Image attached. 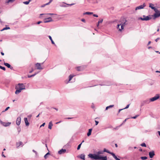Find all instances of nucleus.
<instances>
[{
    "label": "nucleus",
    "instance_id": "f257e3e1",
    "mask_svg": "<svg viewBox=\"0 0 160 160\" xmlns=\"http://www.w3.org/2000/svg\"><path fill=\"white\" fill-rule=\"evenodd\" d=\"M88 156L91 158L97 160H107V159L106 156L101 157L98 155L89 154L88 155Z\"/></svg>",
    "mask_w": 160,
    "mask_h": 160
},
{
    "label": "nucleus",
    "instance_id": "f03ea898",
    "mask_svg": "<svg viewBox=\"0 0 160 160\" xmlns=\"http://www.w3.org/2000/svg\"><path fill=\"white\" fill-rule=\"evenodd\" d=\"M126 21L125 20V21L123 22H122L120 24H118L117 25V29H119V31H121L122 29H123L124 28L126 24Z\"/></svg>",
    "mask_w": 160,
    "mask_h": 160
},
{
    "label": "nucleus",
    "instance_id": "7ed1b4c3",
    "mask_svg": "<svg viewBox=\"0 0 160 160\" xmlns=\"http://www.w3.org/2000/svg\"><path fill=\"white\" fill-rule=\"evenodd\" d=\"M151 16L149 15L148 16H146L145 15H143V18L140 17L138 18V19H140L143 21H148L150 20L152 18L150 17Z\"/></svg>",
    "mask_w": 160,
    "mask_h": 160
},
{
    "label": "nucleus",
    "instance_id": "20e7f679",
    "mask_svg": "<svg viewBox=\"0 0 160 160\" xmlns=\"http://www.w3.org/2000/svg\"><path fill=\"white\" fill-rule=\"evenodd\" d=\"M155 13L153 15V19L155 20L157 18L160 17V12L157 9L156 11H154Z\"/></svg>",
    "mask_w": 160,
    "mask_h": 160
},
{
    "label": "nucleus",
    "instance_id": "39448f33",
    "mask_svg": "<svg viewBox=\"0 0 160 160\" xmlns=\"http://www.w3.org/2000/svg\"><path fill=\"white\" fill-rule=\"evenodd\" d=\"M43 63H37L35 64V65L36 67L37 68V69L38 70H42L43 69L41 66V64H43Z\"/></svg>",
    "mask_w": 160,
    "mask_h": 160
},
{
    "label": "nucleus",
    "instance_id": "423d86ee",
    "mask_svg": "<svg viewBox=\"0 0 160 160\" xmlns=\"http://www.w3.org/2000/svg\"><path fill=\"white\" fill-rule=\"evenodd\" d=\"M16 86H18V88L22 90L25 89V86L23 83H18Z\"/></svg>",
    "mask_w": 160,
    "mask_h": 160
},
{
    "label": "nucleus",
    "instance_id": "0eeeda50",
    "mask_svg": "<svg viewBox=\"0 0 160 160\" xmlns=\"http://www.w3.org/2000/svg\"><path fill=\"white\" fill-rule=\"evenodd\" d=\"M159 98V95L157 94L155 96L152 97V98H150V101L151 102H153L155 100H156L158 99Z\"/></svg>",
    "mask_w": 160,
    "mask_h": 160
},
{
    "label": "nucleus",
    "instance_id": "6e6552de",
    "mask_svg": "<svg viewBox=\"0 0 160 160\" xmlns=\"http://www.w3.org/2000/svg\"><path fill=\"white\" fill-rule=\"evenodd\" d=\"M145 6L146 4L145 3H144L142 5H141L140 6L136 7L135 9V10H137L143 9Z\"/></svg>",
    "mask_w": 160,
    "mask_h": 160
},
{
    "label": "nucleus",
    "instance_id": "1a4fd4ad",
    "mask_svg": "<svg viewBox=\"0 0 160 160\" xmlns=\"http://www.w3.org/2000/svg\"><path fill=\"white\" fill-rule=\"evenodd\" d=\"M52 21V18L51 17H49L47 18H45L44 20V22L45 23H47Z\"/></svg>",
    "mask_w": 160,
    "mask_h": 160
},
{
    "label": "nucleus",
    "instance_id": "9d476101",
    "mask_svg": "<svg viewBox=\"0 0 160 160\" xmlns=\"http://www.w3.org/2000/svg\"><path fill=\"white\" fill-rule=\"evenodd\" d=\"M151 101H150V99L149 100H145L142 103L141 106H142L144 105V104H148Z\"/></svg>",
    "mask_w": 160,
    "mask_h": 160
},
{
    "label": "nucleus",
    "instance_id": "9b49d317",
    "mask_svg": "<svg viewBox=\"0 0 160 160\" xmlns=\"http://www.w3.org/2000/svg\"><path fill=\"white\" fill-rule=\"evenodd\" d=\"M149 155L150 158H152L155 155L154 152L152 151L149 152Z\"/></svg>",
    "mask_w": 160,
    "mask_h": 160
},
{
    "label": "nucleus",
    "instance_id": "f8f14e48",
    "mask_svg": "<svg viewBox=\"0 0 160 160\" xmlns=\"http://www.w3.org/2000/svg\"><path fill=\"white\" fill-rule=\"evenodd\" d=\"M66 151V149H62L58 151V154L61 155L65 153Z\"/></svg>",
    "mask_w": 160,
    "mask_h": 160
},
{
    "label": "nucleus",
    "instance_id": "ddd939ff",
    "mask_svg": "<svg viewBox=\"0 0 160 160\" xmlns=\"http://www.w3.org/2000/svg\"><path fill=\"white\" fill-rule=\"evenodd\" d=\"M154 5L152 3L149 4V7L152 9H153L154 11H156L157 9L154 7Z\"/></svg>",
    "mask_w": 160,
    "mask_h": 160
},
{
    "label": "nucleus",
    "instance_id": "4468645a",
    "mask_svg": "<svg viewBox=\"0 0 160 160\" xmlns=\"http://www.w3.org/2000/svg\"><path fill=\"white\" fill-rule=\"evenodd\" d=\"M21 118L20 117H18L17 119L16 120V124L18 125H19L21 123Z\"/></svg>",
    "mask_w": 160,
    "mask_h": 160
},
{
    "label": "nucleus",
    "instance_id": "2eb2a0df",
    "mask_svg": "<svg viewBox=\"0 0 160 160\" xmlns=\"http://www.w3.org/2000/svg\"><path fill=\"white\" fill-rule=\"evenodd\" d=\"M16 89H17L15 91V93L16 94H18L20 92L22 91L21 90H20V89H19L18 88V86H16Z\"/></svg>",
    "mask_w": 160,
    "mask_h": 160
},
{
    "label": "nucleus",
    "instance_id": "dca6fc26",
    "mask_svg": "<svg viewBox=\"0 0 160 160\" xmlns=\"http://www.w3.org/2000/svg\"><path fill=\"white\" fill-rule=\"evenodd\" d=\"M4 64L6 66H7L8 68H10L11 69H13V67H11L10 65L8 63H6V62H4Z\"/></svg>",
    "mask_w": 160,
    "mask_h": 160
},
{
    "label": "nucleus",
    "instance_id": "f3484780",
    "mask_svg": "<svg viewBox=\"0 0 160 160\" xmlns=\"http://www.w3.org/2000/svg\"><path fill=\"white\" fill-rule=\"evenodd\" d=\"M109 154H111L112 155V156L116 160H120V159L118 158L117 156L115 155V154L114 153H113L110 152L109 153Z\"/></svg>",
    "mask_w": 160,
    "mask_h": 160
},
{
    "label": "nucleus",
    "instance_id": "a211bd4d",
    "mask_svg": "<svg viewBox=\"0 0 160 160\" xmlns=\"http://www.w3.org/2000/svg\"><path fill=\"white\" fill-rule=\"evenodd\" d=\"M24 120L25 122V123L26 126H29V123L28 122V121L27 118H24Z\"/></svg>",
    "mask_w": 160,
    "mask_h": 160
},
{
    "label": "nucleus",
    "instance_id": "6ab92c4d",
    "mask_svg": "<svg viewBox=\"0 0 160 160\" xmlns=\"http://www.w3.org/2000/svg\"><path fill=\"white\" fill-rule=\"evenodd\" d=\"M16 145L17 148H18L21 145L22 146V142H19L16 143Z\"/></svg>",
    "mask_w": 160,
    "mask_h": 160
},
{
    "label": "nucleus",
    "instance_id": "aec40b11",
    "mask_svg": "<svg viewBox=\"0 0 160 160\" xmlns=\"http://www.w3.org/2000/svg\"><path fill=\"white\" fill-rule=\"evenodd\" d=\"M53 126V124L52 123V121L50 122L49 123L48 128L49 129H51L52 128V126Z\"/></svg>",
    "mask_w": 160,
    "mask_h": 160
},
{
    "label": "nucleus",
    "instance_id": "412c9836",
    "mask_svg": "<svg viewBox=\"0 0 160 160\" xmlns=\"http://www.w3.org/2000/svg\"><path fill=\"white\" fill-rule=\"evenodd\" d=\"M92 130V128L89 129L88 130V132L87 134V135L88 136H89L91 135Z\"/></svg>",
    "mask_w": 160,
    "mask_h": 160
},
{
    "label": "nucleus",
    "instance_id": "4be33fe9",
    "mask_svg": "<svg viewBox=\"0 0 160 160\" xmlns=\"http://www.w3.org/2000/svg\"><path fill=\"white\" fill-rule=\"evenodd\" d=\"M48 38H49L50 40L51 41L52 44H54V45H55V43L54 42V41H53L51 37L50 36H49Z\"/></svg>",
    "mask_w": 160,
    "mask_h": 160
},
{
    "label": "nucleus",
    "instance_id": "5701e85b",
    "mask_svg": "<svg viewBox=\"0 0 160 160\" xmlns=\"http://www.w3.org/2000/svg\"><path fill=\"white\" fill-rule=\"evenodd\" d=\"M80 158L83 159V160H85V155L84 154H81L80 156Z\"/></svg>",
    "mask_w": 160,
    "mask_h": 160
},
{
    "label": "nucleus",
    "instance_id": "b1692460",
    "mask_svg": "<svg viewBox=\"0 0 160 160\" xmlns=\"http://www.w3.org/2000/svg\"><path fill=\"white\" fill-rule=\"evenodd\" d=\"M114 107V105H110L106 107L105 110H107L108 109Z\"/></svg>",
    "mask_w": 160,
    "mask_h": 160
},
{
    "label": "nucleus",
    "instance_id": "393cba45",
    "mask_svg": "<svg viewBox=\"0 0 160 160\" xmlns=\"http://www.w3.org/2000/svg\"><path fill=\"white\" fill-rule=\"evenodd\" d=\"M31 1V0H29L28 1L23 2V3L25 4L28 5Z\"/></svg>",
    "mask_w": 160,
    "mask_h": 160
},
{
    "label": "nucleus",
    "instance_id": "a878e982",
    "mask_svg": "<svg viewBox=\"0 0 160 160\" xmlns=\"http://www.w3.org/2000/svg\"><path fill=\"white\" fill-rule=\"evenodd\" d=\"M74 76V75H70L69 76V80L68 82H69L70 81H71L73 77Z\"/></svg>",
    "mask_w": 160,
    "mask_h": 160
},
{
    "label": "nucleus",
    "instance_id": "bb28decb",
    "mask_svg": "<svg viewBox=\"0 0 160 160\" xmlns=\"http://www.w3.org/2000/svg\"><path fill=\"white\" fill-rule=\"evenodd\" d=\"M93 14V12H86L85 13H83L84 15L85 14H88V15H91Z\"/></svg>",
    "mask_w": 160,
    "mask_h": 160
},
{
    "label": "nucleus",
    "instance_id": "cd10ccee",
    "mask_svg": "<svg viewBox=\"0 0 160 160\" xmlns=\"http://www.w3.org/2000/svg\"><path fill=\"white\" fill-rule=\"evenodd\" d=\"M38 73V72H36V73H35L34 74H32V75H28V78H31L32 77H34Z\"/></svg>",
    "mask_w": 160,
    "mask_h": 160
},
{
    "label": "nucleus",
    "instance_id": "c85d7f7f",
    "mask_svg": "<svg viewBox=\"0 0 160 160\" xmlns=\"http://www.w3.org/2000/svg\"><path fill=\"white\" fill-rule=\"evenodd\" d=\"M50 154V153L49 152H48L44 156V158L45 159H46L48 157V155Z\"/></svg>",
    "mask_w": 160,
    "mask_h": 160
},
{
    "label": "nucleus",
    "instance_id": "c756f323",
    "mask_svg": "<svg viewBox=\"0 0 160 160\" xmlns=\"http://www.w3.org/2000/svg\"><path fill=\"white\" fill-rule=\"evenodd\" d=\"M97 153L98 155L99 154H103V151H99Z\"/></svg>",
    "mask_w": 160,
    "mask_h": 160
},
{
    "label": "nucleus",
    "instance_id": "7c9ffc66",
    "mask_svg": "<svg viewBox=\"0 0 160 160\" xmlns=\"http://www.w3.org/2000/svg\"><path fill=\"white\" fill-rule=\"evenodd\" d=\"M10 29V28L9 27H5V28H4L2 30H1V31H3V30H7V29Z\"/></svg>",
    "mask_w": 160,
    "mask_h": 160
},
{
    "label": "nucleus",
    "instance_id": "2f4dec72",
    "mask_svg": "<svg viewBox=\"0 0 160 160\" xmlns=\"http://www.w3.org/2000/svg\"><path fill=\"white\" fill-rule=\"evenodd\" d=\"M103 151V152H107V153H110V152L108 150H107L106 148H104V149Z\"/></svg>",
    "mask_w": 160,
    "mask_h": 160
},
{
    "label": "nucleus",
    "instance_id": "473e14b6",
    "mask_svg": "<svg viewBox=\"0 0 160 160\" xmlns=\"http://www.w3.org/2000/svg\"><path fill=\"white\" fill-rule=\"evenodd\" d=\"M76 69L78 71H80L82 70L81 69V67H78L76 68Z\"/></svg>",
    "mask_w": 160,
    "mask_h": 160
},
{
    "label": "nucleus",
    "instance_id": "72a5a7b5",
    "mask_svg": "<svg viewBox=\"0 0 160 160\" xmlns=\"http://www.w3.org/2000/svg\"><path fill=\"white\" fill-rule=\"evenodd\" d=\"M11 124V122H6L5 125V127H7L9 126Z\"/></svg>",
    "mask_w": 160,
    "mask_h": 160
},
{
    "label": "nucleus",
    "instance_id": "f704fd0d",
    "mask_svg": "<svg viewBox=\"0 0 160 160\" xmlns=\"http://www.w3.org/2000/svg\"><path fill=\"white\" fill-rule=\"evenodd\" d=\"M0 123L3 126H5V125L6 124V122H2L0 119Z\"/></svg>",
    "mask_w": 160,
    "mask_h": 160
},
{
    "label": "nucleus",
    "instance_id": "c9c22d12",
    "mask_svg": "<svg viewBox=\"0 0 160 160\" xmlns=\"http://www.w3.org/2000/svg\"><path fill=\"white\" fill-rule=\"evenodd\" d=\"M147 157H141V158L143 160H145L147 159Z\"/></svg>",
    "mask_w": 160,
    "mask_h": 160
},
{
    "label": "nucleus",
    "instance_id": "e433bc0d",
    "mask_svg": "<svg viewBox=\"0 0 160 160\" xmlns=\"http://www.w3.org/2000/svg\"><path fill=\"white\" fill-rule=\"evenodd\" d=\"M0 68L3 70L4 71H5L6 70V68L4 67H3L0 65Z\"/></svg>",
    "mask_w": 160,
    "mask_h": 160
},
{
    "label": "nucleus",
    "instance_id": "4c0bfd02",
    "mask_svg": "<svg viewBox=\"0 0 160 160\" xmlns=\"http://www.w3.org/2000/svg\"><path fill=\"white\" fill-rule=\"evenodd\" d=\"M81 144H82V143H80L78 145V148H77V150H78L80 149V148Z\"/></svg>",
    "mask_w": 160,
    "mask_h": 160
},
{
    "label": "nucleus",
    "instance_id": "58836bf2",
    "mask_svg": "<svg viewBox=\"0 0 160 160\" xmlns=\"http://www.w3.org/2000/svg\"><path fill=\"white\" fill-rule=\"evenodd\" d=\"M17 130H18V133H19L21 131V128H20V127H18L17 128Z\"/></svg>",
    "mask_w": 160,
    "mask_h": 160
},
{
    "label": "nucleus",
    "instance_id": "ea45409f",
    "mask_svg": "<svg viewBox=\"0 0 160 160\" xmlns=\"http://www.w3.org/2000/svg\"><path fill=\"white\" fill-rule=\"evenodd\" d=\"M141 146L142 147H146V145L145 143H143L141 144Z\"/></svg>",
    "mask_w": 160,
    "mask_h": 160
},
{
    "label": "nucleus",
    "instance_id": "a19ab883",
    "mask_svg": "<svg viewBox=\"0 0 160 160\" xmlns=\"http://www.w3.org/2000/svg\"><path fill=\"white\" fill-rule=\"evenodd\" d=\"M102 22H103L102 19H101L98 22V24H99L100 23H102Z\"/></svg>",
    "mask_w": 160,
    "mask_h": 160
},
{
    "label": "nucleus",
    "instance_id": "79ce46f5",
    "mask_svg": "<svg viewBox=\"0 0 160 160\" xmlns=\"http://www.w3.org/2000/svg\"><path fill=\"white\" fill-rule=\"evenodd\" d=\"M139 116L138 115H137L133 117H132L131 118L133 119H136L137 117H138Z\"/></svg>",
    "mask_w": 160,
    "mask_h": 160
},
{
    "label": "nucleus",
    "instance_id": "37998d69",
    "mask_svg": "<svg viewBox=\"0 0 160 160\" xmlns=\"http://www.w3.org/2000/svg\"><path fill=\"white\" fill-rule=\"evenodd\" d=\"M129 105H130L129 104L127 105V106H126V107L125 108H124L123 109H125L128 108H129Z\"/></svg>",
    "mask_w": 160,
    "mask_h": 160
},
{
    "label": "nucleus",
    "instance_id": "c03bdc74",
    "mask_svg": "<svg viewBox=\"0 0 160 160\" xmlns=\"http://www.w3.org/2000/svg\"><path fill=\"white\" fill-rule=\"evenodd\" d=\"M128 118H126V119L123 122L122 124H121L120 126H121L123 123H125V122H126V120L128 119Z\"/></svg>",
    "mask_w": 160,
    "mask_h": 160
},
{
    "label": "nucleus",
    "instance_id": "a18cd8bd",
    "mask_svg": "<svg viewBox=\"0 0 160 160\" xmlns=\"http://www.w3.org/2000/svg\"><path fill=\"white\" fill-rule=\"evenodd\" d=\"M14 1V0H8V2H13Z\"/></svg>",
    "mask_w": 160,
    "mask_h": 160
},
{
    "label": "nucleus",
    "instance_id": "49530a36",
    "mask_svg": "<svg viewBox=\"0 0 160 160\" xmlns=\"http://www.w3.org/2000/svg\"><path fill=\"white\" fill-rule=\"evenodd\" d=\"M95 125H97L98 124L99 122L97 121H95Z\"/></svg>",
    "mask_w": 160,
    "mask_h": 160
},
{
    "label": "nucleus",
    "instance_id": "de8ad7c7",
    "mask_svg": "<svg viewBox=\"0 0 160 160\" xmlns=\"http://www.w3.org/2000/svg\"><path fill=\"white\" fill-rule=\"evenodd\" d=\"M9 108H9V107H7V108L5 109V110H4V111H7V110H8V109Z\"/></svg>",
    "mask_w": 160,
    "mask_h": 160
},
{
    "label": "nucleus",
    "instance_id": "09e8293b",
    "mask_svg": "<svg viewBox=\"0 0 160 160\" xmlns=\"http://www.w3.org/2000/svg\"><path fill=\"white\" fill-rule=\"evenodd\" d=\"M45 124V122L43 123L41 125V126H40V127L44 126Z\"/></svg>",
    "mask_w": 160,
    "mask_h": 160
},
{
    "label": "nucleus",
    "instance_id": "8fccbe9b",
    "mask_svg": "<svg viewBox=\"0 0 160 160\" xmlns=\"http://www.w3.org/2000/svg\"><path fill=\"white\" fill-rule=\"evenodd\" d=\"M160 39V38H157L155 40V41L156 42H157Z\"/></svg>",
    "mask_w": 160,
    "mask_h": 160
},
{
    "label": "nucleus",
    "instance_id": "3c124183",
    "mask_svg": "<svg viewBox=\"0 0 160 160\" xmlns=\"http://www.w3.org/2000/svg\"><path fill=\"white\" fill-rule=\"evenodd\" d=\"M32 151L35 152L36 154V155H37V152L36 151H35V150H32Z\"/></svg>",
    "mask_w": 160,
    "mask_h": 160
},
{
    "label": "nucleus",
    "instance_id": "603ef678",
    "mask_svg": "<svg viewBox=\"0 0 160 160\" xmlns=\"http://www.w3.org/2000/svg\"><path fill=\"white\" fill-rule=\"evenodd\" d=\"M93 16L94 17H98V16L96 14H93Z\"/></svg>",
    "mask_w": 160,
    "mask_h": 160
},
{
    "label": "nucleus",
    "instance_id": "864d4df0",
    "mask_svg": "<svg viewBox=\"0 0 160 160\" xmlns=\"http://www.w3.org/2000/svg\"><path fill=\"white\" fill-rule=\"evenodd\" d=\"M2 157H4V158H5L6 156L3 154V152H2Z\"/></svg>",
    "mask_w": 160,
    "mask_h": 160
},
{
    "label": "nucleus",
    "instance_id": "5fc2aeb1",
    "mask_svg": "<svg viewBox=\"0 0 160 160\" xmlns=\"http://www.w3.org/2000/svg\"><path fill=\"white\" fill-rule=\"evenodd\" d=\"M81 21L83 22H85V19H82L81 20Z\"/></svg>",
    "mask_w": 160,
    "mask_h": 160
},
{
    "label": "nucleus",
    "instance_id": "6e6d98bb",
    "mask_svg": "<svg viewBox=\"0 0 160 160\" xmlns=\"http://www.w3.org/2000/svg\"><path fill=\"white\" fill-rule=\"evenodd\" d=\"M124 109H120L119 110V111H118V113H119L120 112L122 111V110Z\"/></svg>",
    "mask_w": 160,
    "mask_h": 160
},
{
    "label": "nucleus",
    "instance_id": "4d7b16f0",
    "mask_svg": "<svg viewBox=\"0 0 160 160\" xmlns=\"http://www.w3.org/2000/svg\"><path fill=\"white\" fill-rule=\"evenodd\" d=\"M33 71V69L32 68V70L29 71L30 73H31Z\"/></svg>",
    "mask_w": 160,
    "mask_h": 160
},
{
    "label": "nucleus",
    "instance_id": "13d9d810",
    "mask_svg": "<svg viewBox=\"0 0 160 160\" xmlns=\"http://www.w3.org/2000/svg\"><path fill=\"white\" fill-rule=\"evenodd\" d=\"M32 116L31 115H29L28 116V117L29 118H31Z\"/></svg>",
    "mask_w": 160,
    "mask_h": 160
},
{
    "label": "nucleus",
    "instance_id": "bf43d9fd",
    "mask_svg": "<svg viewBox=\"0 0 160 160\" xmlns=\"http://www.w3.org/2000/svg\"><path fill=\"white\" fill-rule=\"evenodd\" d=\"M50 3H49V2L48 3H47L46 4H44V6H46V5H48V4H49Z\"/></svg>",
    "mask_w": 160,
    "mask_h": 160
},
{
    "label": "nucleus",
    "instance_id": "052dcab7",
    "mask_svg": "<svg viewBox=\"0 0 160 160\" xmlns=\"http://www.w3.org/2000/svg\"><path fill=\"white\" fill-rule=\"evenodd\" d=\"M42 22L41 21H39L37 22V24H40Z\"/></svg>",
    "mask_w": 160,
    "mask_h": 160
},
{
    "label": "nucleus",
    "instance_id": "680f3d73",
    "mask_svg": "<svg viewBox=\"0 0 160 160\" xmlns=\"http://www.w3.org/2000/svg\"><path fill=\"white\" fill-rule=\"evenodd\" d=\"M151 43V41H149L148 42V45H149Z\"/></svg>",
    "mask_w": 160,
    "mask_h": 160
},
{
    "label": "nucleus",
    "instance_id": "e2e57ef3",
    "mask_svg": "<svg viewBox=\"0 0 160 160\" xmlns=\"http://www.w3.org/2000/svg\"><path fill=\"white\" fill-rule=\"evenodd\" d=\"M54 108V109H55L57 111L58 110V108Z\"/></svg>",
    "mask_w": 160,
    "mask_h": 160
},
{
    "label": "nucleus",
    "instance_id": "0e129e2a",
    "mask_svg": "<svg viewBox=\"0 0 160 160\" xmlns=\"http://www.w3.org/2000/svg\"><path fill=\"white\" fill-rule=\"evenodd\" d=\"M1 54L2 55H4V53L3 52H1Z\"/></svg>",
    "mask_w": 160,
    "mask_h": 160
},
{
    "label": "nucleus",
    "instance_id": "69168bd1",
    "mask_svg": "<svg viewBox=\"0 0 160 160\" xmlns=\"http://www.w3.org/2000/svg\"><path fill=\"white\" fill-rule=\"evenodd\" d=\"M61 122V121H59V122H56V124H58V123H59Z\"/></svg>",
    "mask_w": 160,
    "mask_h": 160
},
{
    "label": "nucleus",
    "instance_id": "338daca9",
    "mask_svg": "<svg viewBox=\"0 0 160 160\" xmlns=\"http://www.w3.org/2000/svg\"><path fill=\"white\" fill-rule=\"evenodd\" d=\"M158 133L159 135L160 136V131H158Z\"/></svg>",
    "mask_w": 160,
    "mask_h": 160
},
{
    "label": "nucleus",
    "instance_id": "774afa93",
    "mask_svg": "<svg viewBox=\"0 0 160 160\" xmlns=\"http://www.w3.org/2000/svg\"><path fill=\"white\" fill-rule=\"evenodd\" d=\"M53 0H49V3H51V2H52Z\"/></svg>",
    "mask_w": 160,
    "mask_h": 160
}]
</instances>
